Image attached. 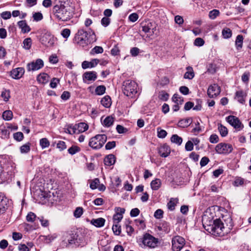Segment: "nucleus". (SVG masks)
Segmentation results:
<instances>
[{
  "mask_svg": "<svg viewBox=\"0 0 251 251\" xmlns=\"http://www.w3.org/2000/svg\"><path fill=\"white\" fill-rule=\"evenodd\" d=\"M53 13L59 20L68 21L73 18L75 14V6L70 0L59 1L53 7Z\"/></svg>",
  "mask_w": 251,
  "mask_h": 251,
  "instance_id": "nucleus-1",
  "label": "nucleus"
},
{
  "mask_svg": "<svg viewBox=\"0 0 251 251\" xmlns=\"http://www.w3.org/2000/svg\"><path fill=\"white\" fill-rule=\"evenodd\" d=\"M207 224L208 228L207 230H210L209 232L218 236H223L228 232V229L225 227L223 223L219 219H217L212 221H209Z\"/></svg>",
  "mask_w": 251,
  "mask_h": 251,
  "instance_id": "nucleus-2",
  "label": "nucleus"
},
{
  "mask_svg": "<svg viewBox=\"0 0 251 251\" xmlns=\"http://www.w3.org/2000/svg\"><path fill=\"white\" fill-rule=\"evenodd\" d=\"M94 31L91 28L88 29V30H85L84 29L81 28L77 31L74 39L77 44L84 47L87 44L88 35L89 34L94 35Z\"/></svg>",
  "mask_w": 251,
  "mask_h": 251,
  "instance_id": "nucleus-3",
  "label": "nucleus"
},
{
  "mask_svg": "<svg viewBox=\"0 0 251 251\" xmlns=\"http://www.w3.org/2000/svg\"><path fill=\"white\" fill-rule=\"evenodd\" d=\"M137 84L135 81L127 80L123 82L122 89L126 96L132 98L137 93Z\"/></svg>",
  "mask_w": 251,
  "mask_h": 251,
  "instance_id": "nucleus-4",
  "label": "nucleus"
},
{
  "mask_svg": "<svg viewBox=\"0 0 251 251\" xmlns=\"http://www.w3.org/2000/svg\"><path fill=\"white\" fill-rule=\"evenodd\" d=\"M107 141V136L105 134H98L91 138L89 145L94 149L101 148Z\"/></svg>",
  "mask_w": 251,
  "mask_h": 251,
  "instance_id": "nucleus-5",
  "label": "nucleus"
},
{
  "mask_svg": "<svg viewBox=\"0 0 251 251\" xmlns=\"http://www.w3.org/2000/svg\"><path fill=\"white\" fill-rule=\"evenodd\" d=\"M142 242L144 247L154 249L158 246V239L149 233H146L143 235Z\"/></svg>",
  "mask_w": 251,
  "mask_h": 251,
  "instance_id": "nucleus-6",
  "label": "nucleus"
},
{
  "mask_svg": "<svg viewBox=\"0 0 251 251\" xmlns=\"http://www.w3.org/2000/svg\"><path fill=\"white\" fill-rule=\"evenodd\" d=\"M185 244V239L180 236H176L172 238V249L174 251H180Z\"/></svg>",
  "mask_w": 251,
  "mask_h": 251,
  "instance_id": "nucleus-7",
  "label": "nucleus"
},
{
  "mask_svg": "<svg viewBox=\"0 0 251 251\" xmlns=\"http://www.w3.org/2000/svg\"><path fill=\"white\" fill-rule=\"evenodd\" d=\"M215 151L219 154H229L233 150L232 146L231 144L221 143L217 145L215 148Z\"/></svg>",
  "mask_w": 251,
  "mask_h": 251,
  "instance_id": "nucleus-8",
  "label": "nucleus"
},
{
  "mask_svg": "<svg viewBox=\"0 0 251 251\" xmlns=\"http://www.w3.org/2000/svg\"><path fill=\"white\" fill-rule=\"evenodd\" d=\"M227 122L235 128L240 130L243 127V125L240 121L239 119L234 116H229L226 118Z\"/></svg>",
  "mask_w": 251,
  "mask_h": 251,
  "instance_id": "nucleus-9",
  "label": "nucleus"
},
{
  "mask_svg": "<svg viewBox=\"0 0 251 251\" xmlns=\"http://www.w3.org/2000/svg\"><path fill=\"white\" fill-rule=\"evenodd\" d=\"M43 66V61L41 59H38L35 61L28 63L27 65V69L28 71H36L42 68Z\"/></svg>",
  "mask_w": 251,
  "mask_h": 251,
  "instance_id": "nucleus-10",
  "label": "nucleus"
},
{
  "mask_svg": "<svg viewBox=\"0 0 251 251\" xmlns=\"http://www.w3.org/2000/svg\"><path fill=\"white\" fill-rule=\"evenodd\" d=\"M221 92L220 87L216 84L210 86L207 90V95L211 98L216 97Z\"/></svg>",
  "mask_w": 251,
  "mask_h": 251,
  "instance_id": "nucleus-11",
  "label": "nucleus"
},
{
  "mask_svg": "<svg viewBox=\"0 0 251 251\" xmlns=\"http://www.w3.org/2000/svg\"><path fill=\"white\" fill-rule=\"evenodd\" d=\"M171 152L170 148L165 144L160 146L158 150V153L163 157H166L169 155Z\"/></svg>",
  "mask_w": 251,
  "mask_h": 251,
  "instance_id": "nucleus-12",
  "label": "nucleus"
},
{
  "mask_svg": "<svg viewBox=\"0 0 251 251\" xmlns=\"http://www.w3.org/2000/svg\"><path fill=\"white\" fill-rule=\"evenodd\" d=\"M97 77V73L95 72H87L83 75V79L85 83L88 81H95Z\"/></svg>",
  "mask_w": 251,
  "mask_h": 251,
  "instance_id": "nucleus-13",
  "label": "nucleus"
},
{
  "mask_svg": "<svg viewBox=\"0 0 251 251\" xmlns=\"http://www.w3.org/2000/svg\"><path fill=\"white\" fill-rule=\"evenodd\" d=\"M24 73V69L23 68H17L11 71V76L14 79H19Z\"/></svg>",
  "mask_w": 251,
  "mask_h": 251,
  "instance_id": "nucleus-14",
  "label": "nucleus"
},
{
  "mask_svg": "<svg viewBox=\"0 0 251 251\" xmlns=\"http://www.w3.org/2000/svg\"><path fill=\"white\" fill-rule=\"evenodd\" d=\"M99 62L100 61L98 59H94L90 62L84 61L82 63V68L83 69H86L88 68H93L97 66Z\"/></svg>",
  "mask_w": 251,
  "mask_h": 251,
  "instance_id": "nucleus-15",
  "label": "nucleus"
},
{
  "mask_svg": "<svg viewBox=\"0 0 251 251\" xmlns=\"http://www.w3.org/2000/svg\"><path fill=\"white\" fill-rule=\"evenodd\" d=\"M246 96V94L243 91H238L236 92L235 99L240 103L244 104Z\"/></svg>",
  "mask_w": 251,
  "mask_h": 251,
  "instance_id": "nucleus-16",
  "label": "nucleus"
},
{
  "mask_svg": "<svg viewBox=\"0 0 251 251\" xmlns=\"http://www.w3.org/2000/svg\"><path fill=\"white\" fill-rule=\"evenodd\" d=\"M19 27L21 29L23 33H27L30 31V27L27 25L25 20L20 21L18 22Z\"/></svg>",
  "mask_w": 251,
  "mask_h": 251,
  "instance_id": "nucleus-17",
  "label": "nucleus"
},
{
  "mask_svg": "<svg viewBox=\"0 0 251 251\" xmlns=\"http://www.w3.org/2000/svg\"><path fill=\"white\" fill-rule=\"evenodd\" d=\"M116 161V158L113 154H110L107 155L104 159V163L106 166H111L113 165Z\"/></svg>",
  "mask_w": 251,
  "mask_h": 251,
  "instance_id": "nucleus-18",
  "label": "nucleus"
},
{
  "mask_svg": "<svg viewBox=\"0 0 251 251\" xmlns=\"http://www.w3.org/2000/svg\"><path fill=\"white\" fill-rule=\"evenodd\" d=\"M105 220L102 218L93 219L91 221V224L97 227H100L104 226Z\"/></svg>",
  "mask_w": 251,
  "mask_h": 251,
  "instance_id": "nucleus-19",
  "label": "nucleus"
},
{
  "mask_svg": "<svg viewBox=\"0 0 251 251\" xmlns=\"http://www.w3.org/2000/svg\"><path fill=\"white\" fill-rule=\"evenodd\" d=\"M187 72L184 75V78L185 79H191L194 77V73L192 67L188 66L186 68Z\"/></svg>",
  "mask_w": 251,
  "mask_h": 251,
  "instance_id": "nucleus-20",
  "label": "nucleus"
},
{
  "mask_svg": "<svg viewBox=\"0 0 251 251\" xmlns=\"http://www.w3.org/2000/svg\"><path fill=\"white\" fill-rule=\"evenodd\" d=\"M161 185V181L159 178H156L153 180L151 183V186L152 190H158Z\"/></svg>",
  "mask_w": 251,
  "mask_h": 251,
  "instance_id": "nucleus-21",
  "label": "nucleus"
},
{
  "mask_svg": "<svg viewBox=\"0 0 251 251\" xmlns=\"http://www.w3.org/2000/svg\"><path fill=\"white\" fill-rule=\"evenodd\" d=\"M101 104L105 107H109L111 104V100L109 96H106L101 100Z\"/></svg>",
  "mask_w": 251,
  "mask_h": 251,
  "instance_id": "nucleus-22",
  "label": "nucleus"
},
{
  "mask_svg": "<svg viewBox=\"0 0 251 251\" xmlns=\"http://www.w3.org/2000/svg\"><path fill=\"white\" fill-rule=\"evenodd\" d=\"M243 36L242 35H238L236 37V41H235V46L237 50H240L243 46Z\"/></svg>",
  "mask_w": 251,
  "mask_h": 251,
  "instance_id": "nucleus-23",
  "label": "nucleus"
},
{
  "mask_svg": "<svg viewBox=\"0 0 251 251\" xmlns=\"http://www.w3.org/2000/svg\"><path fill=\"white\" fill-rule=\"evenodd\" d=\"M114 121V118L112 116H109L104 119L103 121L102 124L106 127H109L113 125Z\"/></svg>",
  "mask_w": 251,
  "mask_h": 251,
  "instance_id": "nucleus-24",
  "label": "nucleus"
},
{
  "mask_svg": "<svg viewBox=\"0 0 251 251\" xmlns=\"http://www.w3.org/2000/svg\"><path fill=\"white\" fill-rule=\"evenodd\" d=\"M171 141L179 146L182 142V138L178 136L177 134H174L171 138Z\"/></svg>",
  "mask_w": 251,
  "mask_h": 251,
  "instance_id": "nucleus-25",
  "label": "nucleus"
},
{
  "mask_svg": "<svg viewBox=\"0 0 251 251\" xmlns=\"http://www.w3.org/2000/svg\"><path fill=\"white\" fill-rule=\"evenodd\" d=\"M47 77L46 73H42L38 75L37 80L40 83L45 84L47 82Z\"/></svg>",
  "mask_w": 251,
  "mask_h": 251,
  "instance_id": "nucleus-26",
  "label": "nucleus"
},
{
  "mask_svg": "<svg viewBox=\"0 0 251 251\" xmlns=\"http://www.w3.org/2000/svg\"><path fill=\"white\" fill-rule=\"evenodd\" d=\"M218 130L220 134L222 137H225L228 133V130L226 127L223 126L222 124H219L218 125Z\"/></svg>",
  "mask_w": 251,
  "mask_h": 251,
  "instance_id": "nucleus-27",
  "label": "nucleus"
},
{
  "mask_svg": "<svg viewBox=\"0 0 251 251\" xmlns=\"http://www.w3.org/2000/svg\"><path fill=\"white\" fill-rule=\"evenodd\" d=\"M222 35L225 39L229 38L232 36V31L229 28L226 27L222 30Z\"/></svg>",
  "mask_w": 251,
  "mask_h": 251,
  "instance_id": "nucleus-28",
  "label": "nucleus"
},
{
  "mask_svg": "<svg viewBox=\"0 0 251 251\" xmlns=\"http://www.w3.org/2000/svg\"><path fill=\"white\" fill-rule=\"evenodd\" d=\"M173 101L179 104H182L183 102V98L177 94H175L172 98Z\"/></svg>",
  "mask_w": 251,
  "mask_h": 251,
  "instance_id": "nucleus-29",
  "label": "nucleus"
},
{
  "mask_svg": "<svg viewBox=\"0 0 251 251\" xmlns=\"http://www.w3.org/2000/svg\"><path fill=\"white\" fill-rule=\"evenodd\" d=\"M177 202V199L172 198L167 204L168 209L171 211L174 210Z\"/></svg>",
  "mask_w": 251,
  "mask_h": 251,
  "instance_id": "nucleus-30",
  "label": "nucleus"
},
{
  "mask_svg": "<svg viewBox=\"0 0 251 251\" xmlns=\"http://www.w3.org/2000/svg\"><path fill=\"white\" fill-rule=\"evenodd\" d=\"M13 113L10 110H6L2 114L3 118L6 121H9L12 119Z\"/></svg>",
  "mask_w": 251,
  "mask_h": 251,
  "instance_id": "nucleus-31",
  "label": "nucleus"
},
{
  "mask_svg": "<svg viewBox=\"0 0 251 251\" xmlns=\"http://www.w3.org/2000/svg\"><path fill=\"white\" fill-rule=\"evenodd\" d=\"M30 150V144L27 143L20 147V151L22 153H26Z\"/></svg>",
  "mask_w": 251,
  "mask_h": 251,
  "instance_id": "nucleus-32",
  "label": "nucleus"
},
{
  "mask_svg": "<svg viewBox=\"0 0 251 251\" xmlns=\"http://www.w3.org/2000/svg\"><path fill=\"white\" fill-rule=\"evenodd\" d=\"M6 199L0 197V214L3 213L6 210Z\"/></svg>",
  "mask_w": 251,
  "mask_h": 251,
  "instance_id": "nucleus-33",
  "label": "nucleus"
},
{
  "mask_svg": "<svg viewBox=\"0 0 251 251\" xmlns=\"http://www.w3.org/2000/svg\"><path fill=\"white\" fill-rule=\"evenodd\" d=\"M80 151V149L79 147L76 146H72L71 147L69 148L68 150V152L71 154L74 155Z\"/></svg>",
  "mask_w": 251,
  "mask_h": 251,
  "instance_id": "nucleus-34",
  "label": "nucleus"
},
{
  "mask_svg": "<svg viewBox=\"0 0 251 251\" xmlns=\"http://www.w3.org/2000/svg\"><path fill=\"white\" fill-rule=\"evenodd\" d=\"M32 40L30 38H27L23 41V47L25 50H29L31 46Z\"/></svg>",
  "mask_w": 251,
  "mask_h": 251,
  "instance_id": "nucleus-35",
  "label": "nucleus"
},
{
  "mask_svg": "<svg viewBox=\"0 0 251 251\" xmlns=\"http://www.w3.org/2000/svg\"><path fill=\"white\" fill-rule=\"evenodd\" d=\"M88 128V126L84 123H80L77 124V129H78L79 133L85 131Z\"/></svg>",
  "mask_w": 251,
  "mask_h": 251,
  "instance_id": "nucleus-36",
  "label": "nucleus"
},
{
  "mask_svg": "<svg viewBox=\"0 0 251 251\" xmlns=\"http://www.w3.org/2000/svg\"><path fill=\"white\" fill-rule=\"evenodd\" d=\"M105 87L103 85H100L96 87L95 89V93L98 95H101L105 92Z\"/></svg>",
  "mask_w": 251,
  "mask_h": 251,
  "instance_id": "nucleus-37",
  "label": "nucleus"
},
{
  "mask_svg": "<svg viewBox=\"0 0 251 251\" xmlns=\"http://www.w3.org/2000/svg\"><path fill=\"white\" fill-rule=\"evenodd\" d=\"M39 203H41L42 204H44L46 203L47 201V193L45 191H42L41 195H39Z\"/></svg>",
  "mask_w": 251,
  "mask_h": 251,
  "instance_id": "nucleus-38",
  "label": "nucleus"
},
{
  "mask_svg": "<svg viewBox=\"0 0 251 251\" xmlns=\"http://www.w3.org/2000/svg\"><path fill=\"white\" fill-rule=\"evenodd\" d=\"M220 14V12L218 10L213 9L210 11L209 13V17L210 19L214 20Z\"/></svg>",
  "mask_w": 251,
  "mask_h": 251,
  "instance_id": "nucleus-39",
  "label": "nucleus"
},
{
  "mask_svg": "<svg viewBox=\"0 0 251 251\" xmlns=\"http://www.w3.org/2000/svg\"><path fill=\"white\" fill-rule=\"evenodd\" d=\"M1 97L3 98L4 101H7L10 97V91L7 90H4L1 92Z\"/></svg>",
  "mask_w": 251,
  "mask_h": 251,
  "instance_id": "nucleus-40",
  "label": "nucleus"
},
{
  "mask_svg": "<svg viewBox=\"0 0 251 251\" xmlns=\"http://www.w3.org/2000/svg\"><path fill=\"white\" fill-rule=\"evenodd\" d=\"M151 23H143L142 24V30L145 33H148L151 29Z\"/></svg>",
  "mask_w": 251,
  "mask_h": 251,
  "instance_id": "nucleus-41",
  "label": "nucleus"
},
{
  "mask_svg": "<svg viewBox=\"0 0 251 251\" xmlns=\"http://www.w3.org/2000/svg\"><path fill=\"white\" fill-rule=\"evenodd\" d=\"M103 51V49L100 46H96L95 47L91 50V53L92 54H97V53H101Z\"/></svg>",
  "mask_w": 251,
  "mask_h": 251,
  "instance_id": "nucleus-42",
  "label": "nucleus"
},
{
  "mask_svg": "<svg viewBox=\"0 0 251 251\" xmlns=\"http://www.w3.org/2000/svg\"><path fill=\"white\" fill-rule=\"evenodd\" d=\"M191 123V120L190 119L181 120L178 122V125L180 126H189Z\"/></svg>",
  "mask_w": 251,
  "mask_h": 251,
  "instance_id": "nucleus-43",
  "label": "nucleus"
},
{
  "mask_svg": "<svg viewBox=\"0 0 251 251\" xmlns=\"http://www.w3.org/2000/svg\"><path fill=\"white\" fill-rule=\"evenodd\" d=\"M13 137L17 141H21L24 138V134L22 132H17L13 134Z\"/></svg>",
  "mask_w": 251,
  "mask_h": 251,
  "instance_id": "nucleus-44",
  "label": "nucleus"
},
{
  "mask_svg": "<svg viewBox=\"0 0 251 251\" xmlns=\"http://www.w3.org/2000/svg\"><path fill=\"white\" fill-rule=\"evenodd\" d=\"M112 230L114 234L116 235H118L121 233V226H119L117 224H115L112 226Z\"/></svg>",
  "mask_w": 251,
  "mask_h": 251,
  "instance_id": "nucleus-45",
  "label": "nucleus"
},
{
  "mask_svg": "<svg viewBox=\"0 0 251 251\" xmlns=\"http://www.w3.org/2000/svg\"><path fill=\"white\" fill-rule=\"evenodd\" d=\"M36 217V215L33 212H29L26 216V219L29 222H33Z\"/></svg>",
  "mask_w": 251,
  "mask_h": 251,
  "instance_id": "nucleus-46",
  "label": "nucleus"
},
{
  "mask_svg": "<svg viewBox=\"0 0 251 251\" xmlns=\"http://www.w3.org/2000/svg\"><path fill=\"white\" fill-rule=\"evenodd\" d=\"M48 43L50 46H53L55 45L57 41L56 38L54 37L53 35L48 34Z\"/></svg>",
  "mask_w": 251,
  "mask_h": 251,
  "instance_id": "nucleus-47",
  "label": "nucleus"
},
{
  "mask_svg": "<svg viewBox=\"0 0 251 251\" xmlns=\"http://www.w3.org/2000/svg\"><path fill=\"white\" fill-rule=\"evenodd\" d=\"M57 148L60 151L65 150L67 148L65 142L59 141L57 144Z\"/></svg>",
  "mask_w": 251,
  "mask_h": 251,
  "instance_id": "nucleus-48",
  "label": "nucleus"
},
{
  "mask_svg": "<svg viewBox=\"0 0 251 251\" xmlns=\"http://www.w3.org/2000/svg\"><path fill=\"white\" fill-rule=\"evenodd\" d=\"M83 214V208L82 207H77L74 211V216L76 218H79Z\"/></svg>",
  "mask_w": 251,
  "mask_h": 251,
  "instance_id": "nucleus-49",
  "label": "nucleus"
},
{
  "mask_svg": "<svg viewBox=\"0 0 251 251\" xmlns=\"http://www.w3.org/2000/svg\"><path fill=\"white\" fill-rule=\"evenodd\" d=\"M100 183V180L98 178H95L90 183V187L92 189L98 188V185Z\"/></svg>",
  "mask_w": 251,
  "mask_h": 251,
  "instance_id": "nucleus-50",
  "label": "nucleus"
},
{
  "mask_svg": "<svg viewBox=\"0 0 251 251\" xmlns=\"http://www.w3.org/2000/svg\"><path fill=\"white\" fill-rule=\"evenodd\" d=\"M167 134V132L163 129L157 128V136L160 138H165Z\"/></svg>",
  "mask_w": 251,
  "mask_h": 251,
  "instance_id": "nucleus-51",
  "label": "nucleus"
},
{
  "mask_svg": "<svg viewBox=\"0 0 251 251\" xmlns=\"http://www.w3.org/2000/svg\"><path fill=\"white\" fill-rule=\"evenodd\" d=\"M194 145L193 143L191 141H188L185 144V149L187 151H191L193 150Z\"/></svg>",
  "mask_w": 251,
  "mask_h": 251,
  "instance_id": "nucleus-52",
  "label": "nucleus"
},
{
  "mask_svg": "<svg viewBox=\"0 0 251 251\" xmlns=\"http://www.w3.org/2000/svg\"><path fill=\"white\" fill-rule=\"evenodd\" d=\"M71 34V30L68 28H65L61 31V34L64 38H68Z\"/></svg>",
  "mask_w": 251,
  "mask_h": 251,
  "instance_id": "nucleus-53",
  "label": "nucleus"
},
{
  "mask_svg": "<svg viewBox=\"0 0 251 251\" xmlns=\"http://www.w3.org/2000/svg\"><path fill=\"white\" fill-rule=\"evenodd\" d=\"M74 126L73 125H70L67 126L65 128V131L66 133H68L70 134H73L74 133Z\"/></svg>",
  "mask_w": 251,
  "mask_h": 251,
  "instance_id": "nucleus-54",
  "label": "nucleus"
},
{
  "mask_svg": "<svg viewBox=\"0 0 251 251\" xmlns=\"http://www.w3.org/2000/svg\"><path fill=\"white\" fill-rule=\"evenodd\" d=\"M49 62L52 64H56L58 62V56L56 54H52L49 57Z\"/></svg>",
  "mask_w": 251,
  "mask_h": 251,
  "instance_id": "nucleus-55",
  "label": "nucleus"
},
{
  "mask_svg": "<svg viewBox=\"0 0 251 251\" xmlns=\"http://www.w3.org/2000/svg\"><path fill=\"white\" fill-rule=\"evenodd\" d=\"M209 141L213 144L217 143L219 142V137L215 134H212L209 138Z\"/></svg>",
  "mask_w": 251,
  "mask_h": 251,
  "instance_id": "nucleus-56",
  "label": "nucleus"
},
{
  "mask_svg": "<svg viewBox=\"0 0 251 251\" xmlns=\"http://www.w3.org/2000/svg\"><path fill=\"white\" fill-rule=\"evenodd\" d=\"M123 215L119 214H115L113 216V221L115 224H118L123 219Z\"/></svg>",
  "mask_w": 251,
  "mask_h": 251,
  "instance_id": "nucleus-57",
  "label": "nucleus"
},
{
  "mask_svg": "<svg viewBox=\"0 0 251 251\" xmlns=\"http://www.w3.org/2000/svg\"><path fill=\"white\" fill-rule=\"evenodd\" d=\"M0 16L3 19L7 20L11 18V14L9 11H5L1 13Z\"/></svg>",
  "mask_w": 251,
  "mask_h": 251,
  "instance_id": "nucleus-58",
  "label": "nucleus"
},
{
  "mask_svg": "<svg viewBox=\"0 0 251 251\" xmlns=\"http://www.w3.org/2000/svg\"><path fill=\"white\" fill-rule=\"evenodd\" d=\"M138 18L139 16L137 13H133L129 16L128 19L132 22H135L138 20Z\"/></svg>",
  "mask_w": 251,
  "mask_h": 251,
  "instance_id": "nucleus-59",
  "label": "nucleus"
},
{
  "mask_svg": "<svg viewBox=\"0 0 251 251\" xmlns=\"http://www.w3.org/2000/svg\"><path fill=\"white\" fill-rule=\"evenodd\" d=\"M140 50L137 47H133L130 49V52L132 56H136L138 55Z\"/></svg>",
  "mask_w": 251,
  "mask_h": 251,
  "instance_id": "nucleus-60",
  "label": "nucleus"
},
{
  "mask_svg": "<svg viewBox=\"0 0 251 251\" xmlns=\"http://www.w3.org/2000/svg\"><path fill=\"white\" fill-rule=\"evenodd\" d=\"M59 82V79L57 78H53L51 80V82L50 84V86L52 88H54L57 86V85Z\"/></svg>",
  "mask_w": 251,
  "mask_h": 251,
  "instance_id": "nucleus-61",
  "label": "nucleus"
},
{
  "mask_svg": "<svg viewBox=\"0 0 251 251\" xmlns=\"http://www.w3.org/2000/svg\"><path fill=\"white\" fill-rule=\"evenodd\" d=\"M204 43V40L201 38H197L195 39L194 44L197 46H202Z\"/></svg>",
  "mask_w": 251,
  "mask_h": 251,
  "instance_id": "nucleus-62",
  "label": "nucleus"
},
{
  "mask_svg": "<svg viewBox=\"0 0 251 251\" xmlns=\"http://www.w3.org/2000/svg\"><path fill=\"white\" fill-rule=\"evenodd\" d=\"M163 211L160 209H157L154 212V216L157 219H160L163 217Z\"/></svg>",
  "mask_w": 251,
  "mask_h": 251,
  "instance_id": "nucleus-63",
  "label": "nucleus"
},
{
  "mask_svg": "<svg viewBox=\"0 0 251 251\" xmlns=\"http://www.w3.org/2000/svg\"><path fill=\"white\" fill-rule=\"evenodd\" d=\"M175 21L176 24H178L179 25H182L184 22L183 18L179 15L175 16Z\"/></svg>",
  "mask_w": 251,
  "mask_h": 251,
  "instance_id": "nucleus-64",
  "label": "nucleus"
}]
</instances>
